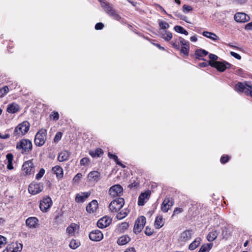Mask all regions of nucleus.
I'll return each instance as SVG.
<instances>
[{"instance_id":"f257e3e1","label":"nucleus","mask_w":252,"mask_h":252,"mask_svg":"<svg viewBox=\"0 0 252 252\" xmlns=\"http://www.w3.org/2000/svg\"><path fill=\"white\" fill-rule=\"evenodd\" d=\"M32 145L29 139H23L17 142L16 149L22 154H27L32 150Z\"/></svg>"},{"instance_id":"f03ea898","label":"nucleus","mask_w":252,"mask_h":252,"mask_svg":"<svg viewBox=\"0 0 252 252\" xmlns=\"http://www.w3.org/2000/svg\"><path fill=\"white\" fill-rule=\"evenodd\" d=\"M30 127V123L28 121H24L15 128L13 136L16 138L21 137L28 132Z\"/></svg>"},{"instance_id":"7ed1b4c3","label":"nucleus","mask_w":252,"mask_h":252,"mask_svg":"<svg viewBox=\"0 0 252 252\" xmlns=\"http://www.w3.org/2000/svg\"><path fill=\"white\" fill-rule=\"evenodd\" d=\"M235 90L239 92H244L247 95L252 97V83L238 82L235 87Z\"/></svg>"},{"instance_id":"20e7f679","label":"nucleus","mask_w":252,"mask_h":252,"mask_svg":"<svg viewBox=\"0 0 252 252\" xmlns=\"http://www.w3.org/2000/svg\"><path fill=\"white\" fill-rule=\"evenodd\" d=\"M47 131L45 129L39 130L35 136L34 143L36 146H41L46 140Z\"/></svg>"},{"instance_id":"39448f33","label":"nucleus","mask_w":252,"mask_h":252,"mask_svg":"<svg viewBox=\"0 0 252 252\" xmlns=\"http://www.w3.org/2000/svg\"><path fill=\"white\" fill-rule=\"evenodd\" d=\"M125 204L124 198L119 197L111 202L109 205V210L113 212H116L122 208Z\"/></svg>"},{"instance_id":"423d86ee","label":"nucleus","mask_w":252,"mask_h":252,"mask_svg":"<svg viewBox=\"0 0 252 252\" xmlns=\"http://www.w3.org/2000/svg\"><path fill=\"white\" fill-rule=\"evenodd\" d=\"M35 166L32 160L25 162L22 166V169L25 175H33L35 172Z\"/></svg>"},{"instance_id":"0eeeda50","label":"nucleus","mask_w":252,"mask_h":252,"mask_svg":"<svg viewBox=\"0 0 252 252\" xmlns=\"http://www.w3.org/2000/svg\"><path fill=\"white\" fill-rule=\"evenodd\" d=\"M209 65L216 68L219 71L223 72L226 68H229L231 64L226 62H212L209 61Z\"/></svg>"},{"instance_id":"6e6552de","label":"nucleus","mask_w":252,"mask_h":252,"mask_svg":"<svg viewBox=\"0 0 252 252\" xmlns=\"http://www.w3.org/2000/svg\"><path fill=\"white\" fill-rule=\"evenodd\" d=\"M146 223V218L141 216L136 220L133 228V231L135 233L140 232L144 228Z\"/></svg>"},{"instance_id":"1a4fd4ad","label":"nucleus","mask_w":252,"mask_h":252,"mask_svg":"<svg viewBox=\"0 0 252 252\" xmlns=\"http://www.w3.org/2000/svg\"><path fill=\"white\" fill-rule=\"evenodd\" d=\"M43 189V184L32 182L29 187V191L32 194H36L41 192Z\"/></svg>"},{"instance_id":"9d476101","label":"nucleus","mask_w":252,"mask_h":252,"mask_svg":"<svg viewBox=\"0 0 252 252\" xmlns=\"http://www.w3.org/2000/svg\"><path fill=\"white\" fill-rule=\"evenodd\" d=\"M52 201L49 196L44 197L40 201L39 207L42 212H46L51 206Z\"/></svg>"},{"instance_id":"9b49d317","label":"nucleus","mask_w":252,"mask_h":252,"mask_svg":"<svg viewBox=\"0 0 252 252\" xmlns=\"http://www.w3.org/2000/svg\"><path fill=\"white\" fill-rule=\"evenodd\" d=\"M123 192V187L118 184L112 186L109 190V194L113 197L121 196Z\"/></svg>"},{"instance_id":"f8f14e48","label":"nucleus","mask_w":252,"mask_h":252,"mask_svg":"<svg viewBox=\"0 0 252 252\" xmlns=\"http://www.w3.org/2000/svg\"><path fill=\"white\" fill-rule=\"evenodd\" d=\"M173 205L174 201L173 199L170 197H166L161 204V210L162 212L166 213Z\"/></svg>"},{"instance_id":"ddd939ff","label":"nucleus","mask_w":252,"mask_h":252,"mask_svg":"<svg viewBox=\"0 0 252 252\" xmlns=\"http://www.w3.org/2000/svg\"><path fill=\"white\" fill-rule=\"evenodd\" d=\"M22 247L23 245L21 243H12L7 247L4 252H20Z\"/></svg>"},{"instance_id":"4468645a","label":"nucleus","mask_w":252,"mask_h":252,"mask_svg":"<svg viewBox=\"0 0 252 252\" xmlns=\"http://www.w3.org/2000/svg\"><path fill=\"white\" fill-rule=\"evenodd\" d=\"M89 236V238L94 241H99L103 238L102 233L98 229L92 231L90 233Z\"/></svg>"},{"instance_id":"2eb2a0df","label":"nucleus","mask_w":252,"mask_h":252,"mask_svg":"<svg viewBox=\"0 0 252 252\" xmlns=\"http://www.w3.org/2000/svg\"><path fill=\"white\" fill-rule=\"evenodd\" d=\"M111 222V220L107 217L100 219L97 222V226L100 228H104L108 226Z\"/></svg>"},{"instance_id":"dca6fc26","label":"nucleus","mask_w":252,"mask_h":252,"mask_svg":"<svg viewBox=\"0 0 252 252\" xmlns=\"http://www.w3.org/2000/svg\"><path fill=\"white\" fill-rule=\"evenodd\" d=\"M234 19L237 22L244 23L250 20V17L245 13L239 12L235 14Z\"/></svg>"},{"instance_id":"f3484780","label":"nucleus","mask_w":252,"mask_h":252,"mask_svg":"<svg viewBox=\"0 0 252 252\" xmlns=\"http://www.w3.org/2000/svg\"><path fill=\"white\" fill-rule=\"evenodd\" d=\"M151 195V191L150 190H147L145 192L141 193L138 200V205L139 206H143L145 202V200H148Z\"/></svg>"},{"instance_id":"a211bd4d","label":"nucleus","mask_w":252,"mask_h":252,"mask_svg":"<svg viewBox=\"0 0 252 252\" xmlns=\"http://www.w3.org/2000/svg\"><path fill=\"white\" fill-rule=\"evenodd\" d=\"M192 231L188 230H186L181 233L179 238V241L181 243H185L190 239L192 235Z\"/></svg>"},{"instance_id":"6ab92c4d","label":"nucleus","mask_w":252,"mask_h":252,"mask_svg":"<svg viewBox=\"0 0 252 252\" xmlns=\"http://www.w3.org/2000/svg\"><path fill=\"white\" fill-rule=\"evenodd\" d=\"M88 180L91 182H98L101 179L100 174L96 171H92L88 175Z\"/></svg>"},{"instance_id":"aec40b11","label":"nucleus","mask_w":252,"mask_h":252,"mask_svg":"<svg viewBox=\"0 0 252 252\" xmlns=\"http://www.w3.org/2000/svg\"><path fill=\"white\" fill-rule=\"evenodd\" d=\"M220 233V229L218 228V229H213L207 235V240L209 242L213 241L217 238V237L219 236Z\"/></svg>"},{"instance_id":"412c9836","label":"nucleus","mask_w":252,"mask_h":252,"mask_svg":"<svg viewBox=\"0 0 252 252\" xmlns=\"http://www.w3.org/2000/svg\"><path fill=\"white\" fill-rule=\"evenodd\" d=\"M90 192H84L78 193L76 195L75 201L78 203L84 202L85 200L90 195Z\"/></svg>"},{"instance_id":"4be33fe9","label":"nucleus","mask_w":252,"mask_h":252,"mask_svg":"<svg viewBox=\"0 0 252 252\" xmlns=\"http://www.w3.org/2000/svg\"><path fill=\"white\" fill-rule=\"evenodd\" d=\"M38 222V219L35 217H30L26 221V225L30 228H36Z\"/></svg>"},{"instance_id":"5701e85b","label":"nucleus","mask_w":252,"mask_h":252,"mask_svg":"<svg viewBox=\"0 0 252 252\" xmlns=\"http://www.w3.org/2000/svg\"><path fill=\"white\" fill-rule=\"evenodd\" d=\"M79 228V226L74 223H71L66 228V232L70 236H73L75 231Z\"/></svg>"},{"instance_id":"b1692460","label":"nucleus","mask_w":252,"mask_h":252,"mask_svg":"<svg viewBox=\"0 0 252 252\" xmlns=\"http://www.w3.org/2000/svg\"><path fill=\"white\" fill-rule=\"evenodd\" d=\"M98 207V203L96 200L92 201L86 207V210L88 212L91 213L96 211Z\"/></svg>"},{"instance_id":"393cba45","label":"nucleus","mask_w":252,"mask_h":252,"mask_svg":"<svg viewBox=\"0 0 252 252\" xmlns=\"http://www.w3.org/2000/svg\"><path fill=\"white\" fill-rule=\"evenodd\" d=\"M219 229L220 232L221 231L220 237L221 239L227 240L231 236L230 230L227 227H223Z\"/></svg>"},{"instance_id":"a878e982","label":"nucleus","mask_w":252,"mask_h":252,"mask_svg":"<svg viewBox=\"0 0 252 252\" xmlns=\"http://www.w3.org/2000/svg\"><path fill=\"white\" fill-rule=\"evenodd\" d=\"M52 170L54 173L56 174V177L58 179H61L63 178V168L61 166L56 165L52 168Z\"/></svg>"},{"instance_id":"bb28decb","label":"nucleus","mask_w":252,"mask_h":252,"mask_svg":"<svg viewBox=\"0 0 252 252\" xmlns=\"http://www.w3.org/2000/svg\"><path fill=\"white\" fill-rule=\"evenodd\" d=\"M19 110V106L15 103H12L7 106L6 111L9 113L14 114L17 112Z\"/></svg>"},{"instance_id":"cd10ccee","label":"nucleus","mask_w":252,"mask_h":252,"mask_svg":"<svg viewBox=\"0 0 252 252\" xmlns=\"http://www.w3.org/2000/svg\"><path fill=\"white\" fill-rule=\"evenodd\" d=\"M70 156V153L67 151H63L61 152L58 157V159L60 162H63L68 159Z\"/></svg>"},{"instance_id":"c85d7f7f","label":"nucleus","mask_w":252,"mask_h":252,"mask_svg":"<svg viewBox=\"0 0 252 252\" xmlns=\"http://www.w3.org/2000/svg\"><path fill=\"white\" fill-rule=\"evenodd\" d=\"M101 5L108 14L112 12V11L114 9L112 4L105 1H101Z\"/></svg>"},{"instance_id":"c756f323","label":"nucleus","mask_w":252,"mask_h":252,"mask_svg":"<svg viewBox=\"0 0 252 252\" xmlns=\"http://www.w3.org/2000/svg\"><path fill=\"white\" fill-rule=\"evenodd\" d=\"M202 35L213 41H217L219 39V37L215 33L211 32L204 31L203 32Z\"/></svg>"},{"instance_id":"7c9ffc66","label":"nucleus","mask_w":252,"mask_h":252,"mask_svg":"<svg viewBox=\"0 0 252 252\" xmlns=\"http://www.w3.org/2000/svg\"><path fill=\"white\" fill-rule=\"evenodd\" d=\"M130 240V238L127 235H124L120 237L117 240V243L119 245H124L128 243Z\"/></svg>"},{"instance_id":"2f4dec72","label":"nucleus","mask_w":252,"mask_h":252,"mask_svg":"<svg viewBox=\"0 0 252 252\" xmlns=\"http://www.w3.org/2000/svg\"><path fill=\"white\" fill-rule=\"evenodd\" d=\"M208 54V52L202 49H197L195 51V55L196 59H200L201 57H204Z\"/></svg>"},{"instance_id":"473e14b6","label":"nucleus","mask_w":252,"mask_h":252,"mask_svg":"<svg viewBox=\"0 0 252 252\" xmlns=\"http://www.w3.org/2000/svg\"><path fill=\"white\" fill-rule=\"evenodd\" d=\"M161 37L165 41H168L172 38V34L169 31H163L160 33Z\"/></svg>"},{"instance_id":"72a5a7b5","label":"nucleus","mask_w":252,"mask_h":252,"mask_svg":"<svg viewBox=\"0 0 252 252\" xmlns=\"http://www.w3.org/2000/svg\"><path fill=\"white\" fill-rule=\"evenodd\" d=\"M7 160V168L9 170L13 169L12 161L13 160V156L12 154H8L6 156Z\"/></svg>"},{"instance_id":"f704fd0d","label":"nucleus","mask_w":252,"mask_h":252,"mask_svg":"<svg viewBox=\"0 0 252 252\" xmlns=\"http://www.w3.org/2000/svg\"><path fill=\"white\" fill-rule=\"evenodd\" d=\"M164 224V222L163 221V218L161 216H158L155 220V225L156 228H161Z\"/></svg>"},{"instance_id":"c9c22d12","label":"nucleus","mask_w":252,"mask_h":252,"mask_svg":"<svg viewBox=\"0 0 252 252\" xmlns=\"http://www.w3.org/2000/svg\"><path fill=\"white\" fill-rule=\"evenodd\" d=\"M213 246V244L212 243L203 245L201 246L198 252H209L212 249Z\"/></svg>"},{"instance_id":"e433bc0d","label":"nucleus","mask_w":252,"mask_h":252,"mask_svg":"<svg viewBox=\"0 0 252 252\" xmlns=\"http://www.w3.org/2000/svg\"><path fill=\"white\" fill-rule=\"evenodd\" d=\"M108 156L110 158L113 159L116 162V164L121 166L123 168H125L126 166L122 163V162L119 160L118 157L115 155H113L110 153H108Z\"/></svg>"},{"instance_id":"4c0bfd02","label":"nucleus","mask_w":252,"mask_h":252,"mask_svg":"<svg viewBox=\"0 0 252 252\" xmlns=\"http://www.w3.org/2000/svg\"><path fill=\"white\" fill-rule=\"evenodd\" d=\"M201 239L200 238H197L195 240L191 243L189 247L190 250H193L196 249L200 244Z\"/></svg>"},{"instance_id":"58836bf2","label":"nucleus","mask_w":252,"mask_h":252,"mask_svg":"<svg viewBox=\"0 0 252 252\" xmlns=\"http://www.w3.org/2000/svg\"><path fill=\"white\" fill-rule=\"evenodd\" d=\"M128 211L126 209L122 210L120 212L117 214L116 218L118 220H122L125 218L128 214Z\"/></svg>"},{"instance_id":"ea45409f","label":"nucleus","mask_w":252,"mask_h":252,"mask_svg":"<svg viewBox=\"0 0 252 252\" xmlns=\"http://www.w3.org/2000/svg\"><path fill=\"white\" fill-rule=\"evenodd\" d=\"M80 245V243L79 241L73 239L71 240L69 243V247L72 249H76Z\"/></svg>"},{"instance_id":"a19ab883","label":"nucleus","mask_w":252,"mask_h":252,"mask_svg":"<svg viewBox=\"0 0 252 252\" xmlns=\"http://www.w3.org/2000/svg\"><path fill=\"white\" fill-rule=\"evenodd\" d=\"M174 30L177 32L184 34L186 35L188 34V32L180 26H175L174 27Z\"/></svg>"},{"instance_id":"79ce46f5","label":"nucleus","mask_w":252,"mask_h":252,"mask_svg":"<svg viewBox=\"0 0 252 252\" xmlns=\"http://www.w3.org/2000/svg\"><path fill=\"white\" fill-rule=\"evenodd\" d=\"M108 15L117 21H119L121 18L118 12L115 9H114V10H113V11H112V12H111Z\"/></svg>"},{"instance_id":"37998d69","label":"nucleus","mask_w":252,"mask_h":252,"mask_svg":"<svg viewBox=\"0 0 252 252\" xmlns=\"http://www.w3.org/2000/svg\"><path fill=\"white\" fill-rule=\"evenodd\" d=\"M160 28L162 30L167 29L169 28V25L167 22L162 21L158 20V21Z\"/></svg>"},{"instance_id":"c03bdc74","label":"nucleus","mask_w":252,"mask_h":252,"mask_svg":"<svg viewBox=\"0 0 252 252\" xmlns=\"http://www.w3.org/2000/svg\"><path fill=\"white\" fill-rule=\"evenodd\" d=\"M9 92V88L7 86L0 88V97H3Z\"/></svg>"},{"instance_id":"a18cd8bd","label":"nucleus","mask_w":252,"mask_h":252,"mask_svg":"<svg viewBox=\"0 0 252 252\" xmlns=\"http://www.w3.org/2000/svg\"><path fill=\"white\" fill-rule=\"evenodd\" d=\"M63 133L61 132H58L54 137V141L55 143L58 142L62 137Z\"/></svg>"},{"instance_id":"49530a36","label":"nucleus","mask_w":252,"mask_h":252,"mask_svg":"<svg viewBox=\"0 0 252 252\" xmlns=\"http://www.w3.org/2000/svg\"><path fill=\"white\" fill-rule=\"evenodd\" d=\"M45 173V170L43 168H41L39 172L36 175L35 178L37 180L41 179Z\"/></svg>"},{"instance_id":"de8ad7c7","label":"nucleus","mask_w":252,"mask_h":252,"mask_svg":"<svg viewBox=\"0 0 252 252\" xmlns=\"http://www.w3.org/2000/svg\"><path fill=\"white\" fill-rule=\"evenodd\" d=\"M50 118L55 121H58L59 119V114L57 112L54 111L50 115Z\"/></svg>"},{"instance_id":"09e8293b","label":"nucleus","mask_w":252,"mask_h":252,"mask_svg":"<svg viewBox=\"0 0 252 252\" xmlns=\"http://www.w3.org/2000/svg\"><path fill=\"white\" fill-rule=\"evenodd\" d=\"M192 10V8L189 5L185 4L183 6V11L184 13H188Z\"/></svg>"},{"instance_id":"8fccbe9b","label":"nucleus","mask_w":252,"mask_h":252,"mask_svg":"<svg viewBox=\"0 0 252 252\" xmlns=\"http://www.w3.org/2000/svg\"><path fill=\"white\" fill-rule=\"evenodd\" d=\"M189 47L188 48L186 47H181L180 52L181 53L184 54L185 55L188 56L189 53Z\"/></svg>"},{"instance_id":"3c124183","label":"nucleus","mask_w":252,"mask_h":252,"mask_svg":"<svg viewBox=\"0 0 252 252\" xmlns=\"http://www.w3.org/2000/svg\"><path fill=\"white\" fill-rule=\"evenodd\" d=\"M154 232L153 229L147 226L145 230V233L147 236H151L153 234Z\"/></svg>"},{"instance_id":"603ef678","label":"nucleus","mask_w":252,"mask_h":252,"mask_svg":"<svg viewBox=\"0 0 252 252\" xmlns=\"http://www.w3.org/2000/svg\"><path fill=\"white\" fill-rule=\"evenodd\" d=\"M172 44L173 47L175 48L176 50H179L180 49V45L177 39H174L172 42Z\"/></svg>"},{"instance_id":"864d4df0","label":"nucleus","mask_w":252,"mask_h":252,"mask_svg":"<svg viewBox=\"0 0 252 252\" xmlns=\"http://www.w3.org/2000/svg\"><path fill=\"white\" fill-rule=\"evenodd\" d=\"M6 243V238L0 235V248Z\"/></svg>"},{"instance_id":"5fc2aeb1","label":"nucleus","mask_w":252,"mask_h":252,"mask_svg":"<svg viewBox=\"0 0 252 252\" xmlns=\"http://www.w3.org/2000/svg\"><path fill=\"white\" fill-rule=\"evenodd\" d=\"M128 226L129 225L127 222H124L121 224L120 227L122 230L124 231L128 227Z\"/></svg>"},{"instance_id":"6e6d98bb","label":"nucleus","mask_w":252,"mask_h":252,"mask_svg":"<svg viewBox=\"0 0 252 252\" xmlns=\"http://www.w3.org/2000/svg\"><path fill=\"white\" fill-rule=\"evenodd\" d=\"M82 174L80 173H77L74 178L73 179V181L74 183L78 182L79 180L82 178Z\"/></svg>"},{"instance_id":"4d7b16f0","label":"nucleus","mask_w":252,"mask_h":252,"mask_svg":"<svg viewBox=\"0 0 252 252\" xmlns=\"http://www.w3.org/2000/svg\"><path fill=\"white\" fill-rule=\"evenodd\" d=\"M90 162V160L87 158H84L80 160V164L82 165H86Z\"/></svg>"},{"instance_id":"13d9d810","label":"nucleus","mask_w":252,"mask_h":252,"mask_svg":"<svg viewBox=\"0 0 252 252\" xmlns=\"http://www.w3.org/2000/svg\"><path fill=\"white\" fill-rule=\"evenodd\" d=\"M209 57L210 59V61L217 62V60L218 59V57L217 55L213 54H210Z\"/></svg>"},{"instance_id":"bf43d9fd","label":"nucleus","mask_w":252,"mask_h":252,"mask_svg":"<svg viewBox=\"0 0 252 252\" xmlns=\"http://www.w3.org/2000/svg\"><path fill=\"white\" fill-rule=\"evenodd\" d=\"M229 156H222L221 157V158H220V162L221 163H225L226 162H227L228 160H229Z\"/></svg>"},{"instance_id":"052dcab7","label":"nucleus","mask_w":252,"mask_h":252,"mask_svg":"<svg viewBox=\"0 0 252 252\" xmlns=\"http://www.w3.org/2000/svg\"><path fill=\"white\" fill-rule=\"evenodd\" d=\"M104 27V25L102 23H98L95 26V29L96 30H102Z\"/></svg>"},{"instance_id":"680f3d73","label":"nucleus","mask_w":252,"mask_h":252,"mask_svg":"<svg viewBox=\"0 0 252 252\" xmlns=\"http://www.w3.org/2000/svg\"><path fill=\"white\" fill-rule=\"evenodd\" d=\"M183 211V209L182 208L177 207L174 210L173 215L182 213Z\"/></svg>"},{"instance_id":"e2e57ef3","label":"nucleus","mask_w":252,"mask_h":252,"mask_svg":"<svg viewBox=\"0 0 252 252\" xmlns=\"http://www.w3.org/2000/svg\"><path fill=\"white\" fill-rule=\"evenodd\" d=\"M230 54L232 56H233V57L235 58L238 60H240L241 59V56L236 53H235L234 52H231Z\"/></svg>"},{"instance_id":"0e129e2a","label":"nucleus","mask_w":252,"mask_h":252,"mask_svg":"<svg viewBox=\"0 0 252 252\" xmlns=\"http://www.w3.org/2000/svg\"><path fill=\"white\" fill-rule=\"evenodd\" d=\"M102 153H103V151L101 149H96L95 150V154L96 155V157H99Z\"/></svg>"},{"instance_id":"69168bd1","label":"nucleus","mask_w":252,"mask_h":252,"mask_svg":"<svg viewBox=\"0 0 252 252\" xmlns=\"http://www.w3.org/2000/svg\"><path fill=\"white\" fill-rule=\"evenodd\" d=\"M10 137V135L9 134H2V133H0V138L5 139H7Z\"/></svg>"},{"instance_id":"338daca9","label":"nucleus","mask_w":252,"mask_h":252,"mask_svg":"<svg viewBox=\"0 0 252 252\" xmlns=\"http://www.w3.org/2000/svg\"><path fill=\"white\" fill-rule=\"evenodd\" d=\"M245 29L247 30H252V21L246 25Z\"/></svg>"},{"instance_id":"774afa93","label":"nucleus","mask_w":252,"mask_h":252,"mask_svg":"<svg viewBox=\"0 0 252 252\" xmlns=\"http://www.w3.org/2000/svg\"><path fill=\"white\" fill-rule=\"evenodd\" d=\"M208 65H209V62H203V63H199L198 64V65H199L200 67H204L207 66Z\"/></svg>"}]
</instances>
